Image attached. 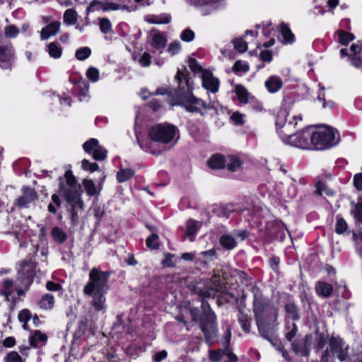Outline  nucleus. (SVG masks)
<instances>
[{
	"instance_id": "nucleus-40",
	"label": "nucleus",
	"mask_w": 362,
	"mask_h": 362,
	"mask_svg": "<svg viewBox=\"0 0 362 362\" xmlns=\"http://www.w3.org/2000/svg\"><path fill=\"white\" fill-rule=\"evenodd\" d=\"M91 54V49L88 47H81L76 52L75 56L78 60L83 61L88 58Z\"/></svg>"
},
{
	"instance_id": "nucleus-21",
	"label": "nucleus",
	"mask_w": 362,
	"mask_h": 362,
	"mask_svg": "<svg viewBox=\"0 0 362 362\" xmlns=\"http://www.w3.org/2000/svg\"><path fill=\"white\" fill-rule=\"evenodd\" d=\"M315 291L319 296L327 298L332 295L333 287L327 282L318 281L315 284Z\"/></svg>"
},
{
	"instance_id": "nucleus-39",
	"label": "nucleus",
	"mask_w": 362,
	"mask_h": 362,
	"mask_svg": "<svg viewBox=\"0 0 362 362\" xmlns=\"http://www.w3.org/2000/svg\"><path fill=\"white\" fill-rule=\"evenodd\" d=\"M100 10L103 11V1L93 0L86 8V15L88 16L91 12L98 11Z\"/></svg>"
},
{
	"instance_id": "nucleus-20",
	"label": "nucleus",
	"mask_w": 362,
	"mask_h": 362,
	"mask_svg": "<svg viewBox=\"0 0 362 362\" xmlns=\"http://www.w3.org/2000/svg\"><path fill=\"white\" fill-rule=\"evenodd\" d=\"M151 37V45L153 49L160 51L165 47L167 40L162 33L153 31Z\"/></svg>"
},
{
	"instance_id": "nucleus-12",
	"label": "nucleus",
	"mask_w": 362,
	"mask_h": 362,
	"mask_svg": "<svg viewBox=\"0 0 362 362\" xmlns=\"http://www.w3.org/2000/svg\"><path fill=\"white\" fill-rule=\"evenodd\" d=\"M202 86L208 91L216 93L219 90L220 81L209 71H204L202 75Z\"/></svg>"
},
{
	"instance_id": "nucleus-62",
	"label": "nucleus",
	"mask_w": 362,
	"mask_h": 362,
	"mask_svg": "<svg viewBox=\"0 0 362 362\" xmlns=\"http://www.w3.org/2000/svg\"><path fill=\"white\" fill-rule=\"evenodd\" d=\"M175 257L174 255L172 254H166L165 255V258L163 259L162 263L164 266L168 267H172L175 266V263L173 262V258Z\"/></svg>"
},
{
	"instance_id": "nucleus-23",
	"label": "nucleus",
	"mask_w": 362,
	"mask_h": 362,
	"mask_svg": "<svg viewBox=\"0 0 362 362\" xmlns=\"http://www.w3.org/2000/svg\"><path fill=\"white\" fill-rule=\"evenodd\" d=\"M242 166V162L239 158L233 155H228L226 157V165L228 170L231 172L238 171Z\"/></svg>"
},
{
	"instance_id": "nucleus-9",
	"label": "nucleus",
	"mask_w": 362,
	"mask_h": 362,
	"mask_svg": "<svg viewBox=\"0 0 362 362\" xmlns=\"http://www.w3.org/2000/svg\"><path fill=\"white\" fill-rule=\"evenodd\" d=\"M329 349H327L324 354L328 352V358L331 357L338 358L340 361H345L348 357L349 345L339 336H332L329 341Z\"/></svg>"
},
{
	"instance_id": "nucleus-5",
	"label": "nucleus",
	"mask_w": 362,
	"mask_h": 362,
	"mask_svg": "<svg viewBox=\"0 0 362 362\" xmlns=\"http://www.w3.org/2000/svg\"><path fill=\"white\" fill-rule=\"evenodd\" d=\"M37 264L35 262L28 259L20 264L18 269L16 293L18 296L24 295L33 281L35 275Z\"/></svg>"
},
{
	"instance_id": "nucleus-24",
	"label": "nucleus",
	"mask_w": 362,
	"mask_h": 362,
	"mask_svg": "<svg viewBox=\"0 0 362 362\" xmlns=\"http://www.w3.org/2000/svg\"><path fill=\"white\" fill-rule=\"evenodd\" d=\"M54 297L49 293L42 295L41 299L38 302V305L43 310H51L54 305Z\"/></svg>"
},
{
	"instance_id": "nucleus-55",
	"label": "nucleus",
	"mask_w": 362,
	"mask_h": 362,
	"mask_svg": "<svg viewBox=\"0 0 362 362\" xmlns=\"http://www.w3.org/2000/svg\"><path fill=\"white\" fill-rule=\"evenodd\" d=\"M223 355V350H211L209 351V359L214 362H218Z\"/></svg>"
},
{
	"instance_id": "nucleus-22",
	"label": "nucleus",
	"mask_w": 362,
	"mask_h": 362,
	"mask_svg": "<svg viewBox=\"0 0 362 362\" xmlns=\"http://www.w3.org/2000/svg\"><path fill=\"white\" fill-rule=\"evenodd\" d=\"M47 337L40 331L36 330L32 336L30 337V344L33 347H41L47 341Z\"/></svg>"
},
{
	"instance_id": "nucleus-45",
	"label": "nucleus",
	"mask_w": 362,
	"mask_h": 362,
	"mask_svg": "<svg viewBox=\"0 0 362 362\" xmlns=\"http://www.w3.org/2000/svg\"><path fill=\"white\" fill-rule=\"evenodd\" d=\"M158 235L156 233H153L150 237L146 239V246L148 248L156 250L158 248L159 244L158 243Z\"/></svg>"
},
{
	"instance_id": "nucleus-2",
	"label": "nucleus",
	"mask_w": 362,
	"mask_h": 362,
	"mask_svg": "<svg viewBox=\"0 0 362 362\" xmlns=\"http://www.w3.org/2000/svg\"><path fill=\"white\" fill-rule=\"evenodd\" d=\"M250 291L253 296L252 309L259 332L264 338L269 339L264 329L266 326L274 323L278 315L277 310L269 299L263 296L257 286L252 285Z\"/></svg>"
},
{
	"instance_id": "nucleus-61",
	"label": "nucleus",
	"mask_w": 362,
	"mask_h": 362,
	"mask_svg": "<svg viewBox=\"0 0 362 362\" xmlns=\"http://www.w3.org/2000/svg\"><path fill=\"white\" fill-rule=\"evenodd\" d=\"M354 186L358 191H362V173H356L354 177Z\"/></svg>"
},
{
	"instance_id": "nucleus-46",
	"label": "nucleus",
	"mask_w": 362,
	"mask_h": 362,
	"mask_svg": "<svg viewBox=\"0 0 362 362\" xmlns=\"http://www.w3.org/2000/svg\"><path fill=\"white\" fill-rule=\"evenodd\" d=\"M236 209L233 204H228L224 207H222L219 209L218 216H223L226 218H229L230 214L235 212Z\"/></svg>"
},
{
	"instance_id": "nucleus-7",
	"label": "nucleus",
	"mask_w": 362,
	"mask_h": 362,
	"mask_svg": "<svg viewBox=\"0 0 362 362\" xmlns=\"http://www.w3.org/2000/svg\"><path fill=\"white\" fill-rule=\"evenodd\" d=\"M202 317L201 320L200 327L204 334L206 341L208 343H211L217 335V326H216V316L215 313L211 310L209 303L202 300Z\"/></svg>"
},
{
	"instance_id": "nucleus-49",
	"label": "nucleus",
	"mask_w": 362,
	"mask_h": 362,
	"mask_svg": "<svg viewBox=\"0 0 362 362\" xmlns=\"http://www.w3.org/2000/svg\"><path fill=\"white\" fill-rule=\"evenodd\" d=\"M87 78L92 82H96L99 79V71L95 67H90L86 71Z\"/></svg>"
},
{
	"instance_id": "nucleus-58",
	"label": "nucleus",
	"mask_w": 362,
	"mask_h": 362,
	"mask_svg": "<svg viewBox=\"0 0 362 362\" xmlns=\"http://www.w3.org/2000/svg\"><path fill=\"white\" fill-rule=\"evenodd\" d=\"M233 70L235 72H247L249 70V66L246 63H243L240 61H237L235 62Z\"/></svg>"
},
{
	"instance_id": "nucleus-17",
	"label": "nucleus",
	"mask_w": 362,
	"mask_h": 362,
	"mask_svg": "<svg viewBox=\"0 0 362 362\" xmlns=\"http://www.w3.org/2000/svg\"><path fill=\"white\" fill-rule=\"evenodd\" d=\"M60 25L61 23L55 21L43 28L40 32L41 40H47L49 37L57 35L59 30Z\"/></svg>"
},
{
	"instance_id": "nucleus-59",
	"label": "nucleus",
	"mask_w": 362,
	"mask_h": 362,
	"mask_svg": "<svg viewBox=\"0 0 362 362\" xmlns=\"http://www.w3.org/2000/svg\"><path fill=\"white\" fill-rule=\"evenodd\" d=\"M18 32V28L15 25H9L5 28V35L10 38L16 37Z\"/></svg>"
},
{
	"instance_id": "nucleus-29",
	"label": "nucleus",
	"mask_w": 362,
	"mask_h": 362,
	"mask_svg": "<svg viewBox=\"0 0 362 362\" xmlns=\"http://www.w3.org/2000/svg\"><path fill=\"white\" fill-rule=\"evenodd\" d=\"M77 12L72 8L67 9L64 13L63 20L64 23L68 25H74L77 21Z\"/></svg>"
},
{
	"instance_id": "nucleus-13",
	"label": "nucleus",
	"mask_w": 362,
	"mask_h": 362,
	"mask_svg": "<svg viewBox=\"0 0 362 362\" xmlns=\"http://www.w3.org/2000/svg\"><path fill=\"white\" fill-rule=\"evenodd\" d=\"M18 286V281H16V285L14 286L13 282L10 279H4L0 283V293L5 298L6 300L11 302L14 304L16 297L13 296L14 291L16 292V286Z\"/></svg>"
},
{
	"instance_id": "nucleus-4",
	"label": "nucleus",
	"mask_w": 362,
	"mask_h": 362,
	"mask_svg": "<svg viewBox=\"0 0 362 362\" xmlns=\"http://www.w3.org/2000/svg\"><path fill=\"white\" fill-rule=\"evenodd\" d=\"M313 149L324 150L337 145L339 142L337 131L329 127L314 129L312 127Z\"/></svg>"
},
{
	"instance_id": "nucleus-51",
	"label": "nucleus",
	"mask_w": 362,
	"mask_h": 362,
	"mask_svg": "<svg viewBox=\"0 0 362 362\" xmlns=\"http://www.w3.org/2000/svg\"><path fill=\"white\" fill-rule=\"evenodd\" d=\"M351 213L358 221L362 222V202H358L355 204Z\"/></svg>"
},
{
	"instance_id": "nucleus-10",
	"label": "nucleus",
	"mask_w": 362,
	"mask_h": 362,
	"mask_svg": "<svg viewBox=\"0 0 362 362\" xmlns=\"http://www.w3.org/2000/svg\"><path fill=\"white\" fill-rule=\"evenodd\" d=\"M66 184L60 185V193L64 195L68 202L74 201L77 198L76 181L71 170L66 171L64 174Z\"/></svg>"
},
{
	"instance_id": "nucleus-28",
	"label": "nucleus",
	"mask_w": 362,
	"mask_h": 362,
	"mask_svg": "<svg viewBox=\"0 0 362 362\" xmlns=\"http://www.w3.org/2000/svg\"><path fill=\"white\" fill-rule=\"evenodd\" d=\"M51 235L58 243L62 244L67 239L66 233L59 227L55 226L52 229Z\"/></svg>"
},
{
	"instance_id": "nucleus-16",
	"label": "nucleus",
	"mask_w": 362,
	"mask_h": 362,
	"mask_svg": "<svg viewBox=\"0 0 362 362\" xmlns=\"http://www.w3.org/2000/svg\"><path fill=\"white\" fill-rule=\"evenodd\" d=\"M234 92L236 93L238 101L242 104H247L254 100V96L241 84L235 86Z\"/></svg>"
},
{
	"instance_id": "nucleus-60",
	"label": "nucleus",
	"mask_w": 362,
	"mask_h": 362,
	"mask_svg": "<svg viewBox=\"0 0 362 362\" xmlns=\"http://www.w3.org/2000/svg\"><path fill=\"white\" fill-rule=\"evenodd\" d=\"M121 8V6L119 4L103 1V11H117Z\"/></svg>"
},
{
	"instance_id": "nucleus-41",
	"label": "nucleus",
	"mask_w": 362,
	"mask_h": 362,
	"mask_svg": "<svg viewBox=\"0 0 362 362\" xmlns=\"http://www.w3.org/2000/svg\"><path fill=\"white\" fill-rule=\"evenodd\" d=\"M170 16L168 14L153 16L148 21L153 24H167L170 21Z\"/></svg>"
},
{
	"instance_id": "nucleus-63",
	"label": "nucleus",
	"mask_w": 362,
	"mask_h": 362,
	"mask_svg": "<svg viewBox=\"0 0 362 362\" xmlns=\"http://www.w3.org/2000/svg\"><path fill=\"white\" fill-rule=\"evenodd\" d=\"M46 288L50 291H58L62 289V286L53 281H47L46 284Z\"/></svg>"
},
{
	"instance_id": "nucleus-64",
	"label": "nucleus",
	"mask_w": 362,
	"mask_h": 362,
	"mask_svg": "<svg viewBox=\"0 0 362 362\" xmlns=\"http://www.w3.org/2000/svg\"><path fill=\"white\" fill-rule=\"evenodd\" d=\"M260 59L264 62H269L272 59V54L270 51H262L259 54Z\"/></svg>"
},
{
	"instance_id": "nucleus-32",
	"label": "nucleus",
	"mask_w": 362,
	"mask_h": 362,
	"mask_svg": "<svg viewBox=\"0 0 362 362\" xmlns=\"http://www.w3.org/2000/svg\"><path fill=\"white\" fill-rule=\"evenodd\" d=\"M335 231L339 235H348L350 231L348 230V224L343 218H337Z\"/></svg>"
},
{
	"instance_id": "nucleus-19",
	"label": "nucleus",
	"mask_w": 362,
	"mask_h": 362,
	"mask_svg": "<svg viewBox=\"0 0 362 362\" xmlns=\"http://www.w3.org/2000/svg\"><path fill=\"white\" fill-rule=\"evenodd\" d=\"M264 86L269 93H275L282 88L283 82L279 76H271L265 81Z\"/></svg>"
},
{
	"instance_id": "nucleus-47",
	"label": "nucleus",
	"mask_w": 362,
	"mask_h": 362,
	"mask_svg": "<svg viewBox=\"0 0 362 362\" xmlns=\"http://www.w3.org/2000/svg\"><path fill=\"white\" fill-rule=\"evenodd\" d=\"M81 168L84 170H88L91 173L95 172L98 170V165L95 163H90L87 159H83L81 161Z\"/></svg>"
},
{
	"instance_id": "nucleus-37",
	"label": "nucleus",
	"mask_w": 362,
	"mask_h": 362,
	"mask_svg": "<svg viewBox=\"0 0 362 362\" xmlns=\"http://www.w3.org/2000/svg\"><path fill=\"white\" fill-rule=\"evenodd\" d=\"M318 86L320 88V92L317 95V100L320 102L322 103V106L324 108H326V107L332 108L334 106V103L332 100H329L328 102H326L325 88L321 84H319Z\"/></svg>"
},
{
	"instance_id": "nucleus-1",
	"label": "nucleus",
	"mask_w": 362,
	"mask_h": 362,
	"mask_svg": "<svg viewBox=\"0 0 362 362\" xmlns=\"http://www.w3.org/2000/svg\"><path fill=\"white\" fill-rule=\"evenodd\" d=\"M110 273L93 268L89 272V281L83 288V293L92 298L91 305L99 311H105Z\"/></svg>"
},
{
	"instance_id": "nucleus-26",
	"label": "nucleus",
	"mask_w": 362,
	"mask_h": 362,
	"mask_svg": "<svg viewBox=\"0 0 362 362\" xmlns=\"http://www.w3.org/2000/svg\"><path fill=\"white\" fill-rule=\"evenodd\" d=\"M279 29L284 40V43L292 44L294 42L295 36L286 24L281 23L279 25Z\"/></svg>"
},
{
	"instance_id": "nucleus-53",
	"label": "nucleus",
	"mask_w": 362,
	"mask_h": 362,
	"mask_svg": "<svg viewBox=\"0 0 362 362\" xmlns=\"http://www.w3.org/2000/svg\"><path fill=\"white\" fill-rule=\"evenodd\" d=\"M139 63L141 66L148 67L151 64V57L149 53L145 52L139 59Z\"/></svg>"
},
{
	"instance_id": "nucleus-18",
	"label": "nucleus",
	"mask_w": 362,
	"mask_h": 362,
	"mask_svg": "<svg viewBox=\"0 0 362 362\" xmlns=\"http://www.w3.org/2000/svg\"><path fill=\"white\" fill-rule=\"evenodd\" d=\"M230 337V329L228 327H227L225 332L224 340L222 342V345L224 348L223 354H225L228 357L229 360L228 362H237L238 357L232 352L231 349L229 348Z\"/></svg>"
},
{
	"instance_id": "nucleus-48",
	"label": "nucleus",
	"mask_w": 362,
	"mask_h": 362,
	"mask_svg": "<svg viewBox=\"0 0 362 362\" xmlns=\"http://www.w3.org/2000/svg\"><path fill=\"white\" fill-rule=\"evenodd\" d=\"M188 66L192 71L194 74L200 73L202 74L205 70L198 64L195 59H189L188 61Z\"/></svg>"
},
{
	"instance_id": "nucleus-31",
	"label": "nucleus",
	"mask_w": 362,
	"mask_h": 362,
	"mask_svg": "<svg viewBox=\"0 0 362 362\" xmlns=\"http://www.w3.org/2000/svg\"><path fill=\"white\" fill-rule=\"evenodd\" d=\"M220 243L227 250H232L236 246L235 238L228 234L223 235L220 238Z\"/></svg>"
},
{
	"instance_id": "nucleus-14",
	"label": "nucleus",
	"mask_w": 362,
	"mask_h": 362,
	"mask_svg": "<svg viewBox=\"0 0 362 362\" xmlns=\"http://www.w3.org/2000/svg\"><path fill=\"white\" fill-rule=\"evenodd\" d=\"M13 57V47L10 45H0V66L4 69H10Z\"/></svg>"
},
{
	"instance_id": "nucleus-42",
	"label": "nucleus",
	"mask_w": 362,
	"mask_h": 362,
	"mask_svg": "<svg viewBox=\"0 0 362 362\" xmlns=\"http://www.w3.org/2000/svg\"><path fill=\"white\" fill-rule=\"evenodd\" d=\"M285 310H286V313L290 315V317L293 320H296L299 319L298 310L294 303H287L285 306Z\"/></svg>"
},
{
	"instance_id": "nucleus-43",
	"label": "nucleus",
	"mask_w": 362,
	"mask_h": 362,
	"mask_svg": "<svg viewBox=\"0 0 362 362\" xmlns=\"http://www.w3.org/2000/svg\"><path fill=\"white\" fill-rule=\"evenodd\" d=\"M234 47L239 52H245L247 49V42L243 40L242 38H235L233 40Z\"/></svg>"
},
{
	"instance_id": "nucleus-56",
	"label": "nucleus",
	"mask_w": 362,
	"mask_h": 362,
	"mask_svg": "<svg viewBox=\"0 0 362 362\" xmlns=\"http://www.w3.org/2000/svg\"><path fill=\"white\" fill-rule=\"evenodd\" d=\"M180 38L185 42H191L194 38V33L190 29H185L182 32Z\"/></svg>"
},
{
	"instance_id": "nucleus-11",
	"label": "nucleus",
	"mask_w": 362,
	"mask_h": 362,
	"mask_svg": "<svg viewBox=\"0 0 362 362\" xmlns=\"http://www.w3.org/2000/svg\"><path fill=\"white\" fill-rule=\"evenodd\" d=\"M85 152L92 153L93 158L96 160H103L107 157V150L99 145L96 139H90L83 144Z\"/></svg>"
},
{
	"instance_id": "nucleus-50",
	"label": "nucleus",
	"mask_w": 362,
	"mask_h": 362,
	"mask_svg": "<svg viewBox=\"0 0 362 362\" xmlns=\"http://www.w3.org/2000/svg\"><path fill=\"white\" fill-rule=\"evenodd\" d=\"M18 317V320H19L20 322L24 323V325L23 326V328L26 329L27 322L30 319V311L28 310H26V309L22 310L19 313Z\"/></svg>"
},
{
	"instance_id": "nucleus-57",
	"label": "nucleus",
	"mask_w": 362,
	"mask_h": 362,
	"mask_svg": "<svg viewBox=\"0 0 362 362\" xmlns=\"http://www.w3.org/2000/svg\"><path fill=\"white\" fill-rule=\"evenodd\" d=\"M230 119L235 125H243L244 124V115L235 112L231 115Z\"/></svg>"
},
{
	"instance_id": "nucleus-36",
	"label": "nucleus",
	"mask_w": 362,
	"mask_h": 362,
	"mask_svg": "<svg viewBox=\"0 0 362 362\" xmlns=\"http://www.w3.org/2000/svg\"><path fill=\"white\" fill-rule=\"evenodd\" d=\"M198 227L194 221L189 220L186 223V232L185 235L187 236L190 241H193V236L197 232Z\"/></svg>"
},
{
	"instance_id": "nucleus-33",
	"label": "nucleus",
	"mask_w": 362,
	"mask_h": 362,
	"mask_svg": "<svg viewBox=\"0 0 362 362\" xmlns=\"http://www.w3.org/2000/svg\"><path fill=\"white\" fill-rule=\"evenodd\" d=\"M238 322L242 329L247 332H250L251 319L247 314L244 313L242 310L239 311Z\"/></svg>"
},
{
	"instance_id": "nucleus-35",
	"label": "nucleus",
	"mask_w": 362,
	"mask_h": 362,
	"mask_svg": "<svg viewBox=\"0 0 362 362\" xmlns=\"http://www.w3.org/2000/svg\"><path fill=\"white\" fill-rule=\"evenodd\" d=\"M47 52L51 57L59 59L62 54V47L56 42H51L47 46Z\"/></svg>"
},
{
	"instance_id": "nucleus-3",
	"label": "nucleus",
	"mask_w": 362,
	"mask_h": 362,
	"mask_svg": "<svg viewBox=\"0 0 362 362\" xmlns=\"http://www.w3.org/2000/svg\"><path fill=\"white\" fill-rule=\"evenodd\" d=\"M176 79L180 92L178 95V105L189 112L198 113L201 115H204L209 109L214 107V105L206 104L203 100L192 94V81L186 77L184 72L178 71Z\"/></svg>"
},
{
	"instance_id": "nucleus-8",
	"label": "nucleus",
	"mask_w": 362,
	"mask_h": 362,
	"mask_svg": "<svg viewBox=\"0 0 362 362\" xmlns=\"http://www.w3.org/2000/svg\"><path fill=\"white\" fill-rule=\"evenodd\" d=\"M277 131L284 143L302 149H313L312 127L291 135L279 129Z\"/></svg>"
},
{
	"instance_id": "nucleus-34",
	"label": "nucleus",
	"mask_w": 362,
	"mask_h": 362,
	"mask_svg": "<svg viewBox=\"0 0 362 362\" xmlns=\"http://www.w3.org/2000/svg\"><path fill=\"white\" fill-rule=\"evenodd\" d=\"M134 175V170L131 168H124L119 170L117 173V179L119 182H124L132 177Z\"/></svg>"
},
{
	"instance_id": "nucleus-52",
	"label": "nucleus",
	"mask_w": 362,
	"mask_h": 362,
	"mask_svg": "<svg viewBox=\"0 0 362 362\" xmlns=\"http://www.w3.org/2000/svg\"><path fill=\"white\" fill-rule=\"evenodd\" d=\"M6 362H23L21 356L16 351H11L4 358Z\"/></svg>"
},
{
	"instance_id": "nucleus-30",
	"label": "nucleus",
	"mask_w": 362,
	"mask_h": 362,
	"mask_svg": "<svg viewBox=\"0 0 362 362\" xmlns=\"http://www.w3.org/2000/svg\"><path fill=\"white\" fill-rule=\"evenodd\" d=\"M84 189L88 196L93 197L99 193L95 182L92 180L84 179L83 180Z\"/></svg>"
},
{
	"instance_id": "nucleus-25",
	"label": "nucleus",
	"mask_w": 362,
	"mask_h": 362,
	"mask_svg": "<svg viewBox=\"0 0 362 362\" xmlns=\"http://www.w3.org/2000/svg\"><path fill=\"white\" fill-rule=\"evenodd\" d=\"M208 165L211 168L214 169L225 168L226 157L220 154L214 155L208 160Z\"/></svg>"
},
{
	"instance_id": "nucleus-15",
	"label": "nucleus",
	"mask_w": 362,
	"mask_h": 362,
	"mask_svg": "<svg viewBox=\"0 0 362 362\" xmlns=\"http://www.w3.org/2000/svg\"><path fill=\"white\" fill-rule=\"evenodd\" d=\"M23 195L18 197L15 202L18 207H28V205L37 199V196L35 191L30 187L23 188Z\"/></svg>"
},
{
	"instance_id": "nucleus-44",
	"label": "nucleus",
	"mask_w": 362,
	"mask_h": 362,
	"mask_svg": "<svg viewBox=\"0 0 362 362\" xmlns=\"http://www.w3.org/2000/svg\"><path fill=\"white\" fill-rule=\"evenodd\" d=\"M354 39L352 33L341 31L339 33V42L343 45H347L348 43Z\"/></svg>"
},
{
	"instance_id": "nucleus-6",
	"label": "nucleus",
	"mask_w": 362,
	"mask_h": 362,
	"mask_svg": "<svg viewBox=\"0 0 362 362\" xmlns=\"http://www.w3.org/2000/svg\"><path fill=\"white\" fill-rule=\"evenodd\" d=\"M177 128L170 124H158L153 126L148 132L150 139L163 144H175L178 139Z\"/></svg>"
},
{
	"instance_id": "nucleus-27",
	"label": "nucleus",
	"mask_w": 362,
	"mask_h": 362,
	"mask_svg": "<svg viewBox=\"0 0 362 362\" xmlns=\"http://www.w3.org/2000/svg\"><path fill=\"white\" fill-rule=\"evenodd\" d=\"M221 290H222V286L220 284H218V285H214L213 287H211V288H197L196 289V292L198 293V295L200 297L209 298L212 296H214L215 291H221Z\"/></svg>"
},
{
	"instance_id": "nucleus-38",
	"label": "nucleus",
	"mask_w": 362,
	"mask_h": 362,
	"mask_svg": "<svg viewBox=\"0 0 362 362\" xmlns=\"http://www.w3.org/2000/svg\"><path fill=\"white\" fill-rule=\"evenodd\" d=\"M99 21V27L101 33L104 34L109 33L112 30V23L110 20L107 18H100Z\"/></svg>"
},
{
	"instance_id": "nucleus-54",
	"label": "nucleus",
	"mask_w": 362,
	"mask_h": 362,
	"mask_svg": "<svg viewBox=\"0 0 362 362\" xmlns=\"http://www.w3.org/2000/svg\"><path fill=\"white\" fill-rule=\"evenodd\" d=\"M180 43L178 41H175L169 45L168 52L171 56H174L180 51Z\"/></svg>"
}]
</instances>
